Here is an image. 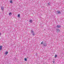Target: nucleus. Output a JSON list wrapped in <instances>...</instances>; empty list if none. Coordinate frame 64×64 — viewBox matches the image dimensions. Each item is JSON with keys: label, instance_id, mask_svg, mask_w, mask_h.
Returning a JSON list of instances; mask_svg holds the SVG:
<instances>
[{"label": "nucleus", "instance_id": "1", "mask_svg": "<svg viewBox=\"0 0 64 64\" xmlns=\"http://www.w3.org/2000/svg\"><path fill=\"white\" fill-rule=\"evenodd\" d=\"M43 46L44 47H46V46H47V44L46 43H44L43 44Z\"/></svg>", "mask_w": 64, "mask_h": 64}, {"label": "nucleus", "instance_id": "2", "mask_svg": "<svg viewBox=\"0 0 64 64\" xmlns=\"http://www.w3.org/2000/svg\"><path fill=\"white\" fill-rule=\"evenodd\" d=\"M31 32L32 33V34L33 36H34V35H35V34H34V33L33 31L32 30Z\"/></svg>", "mask_w": 64, "mask_h": 64}, {"label": "nucleus", "instance_id": "3", "mask_svg": "<svg viewBox=\"0 0 64 64\" xmlns=\"http://www.w3.org/2000/svg\"><path fill=\"white\" fill-rule=\"evenodd\" d=\"M56 31L57 33H58V32H59V31H60V30L58 29H57L56 30Z\"/></svg>", "mask_w": 64, "mask_h": 64}, {"label": "nucleus", "instance_id": "4", "mask_svg": "<svg viewBox=\"0 0 64 64\" xmlns=\"http://www.w3.org/2000/svg\"><path fill=\"white\" fill-rule=\"evenodd\" d=\"M61 12H60L58 11H57V14H61Z\"/></svg>", "mask_w": 64, "mask_h": 64}, {"label": "nucleus", "instance_id": "5", "mask_svg": "<svg viewBox=\"0 0 64 64\" xmlns=\"http://www.w3.org/2000/svg\"><path fill=\"white\" fill-rule=\"evenodd\" d=\"M14 60L15 61H16L17 60V59H16V57H15L14 58Z\"/></svg>", "mask_w": 64, "mask_h": 64}, {"label": "nucleus", "instance_id": "6", "mask_svg": "<svg viewBox=\"0 0 64 64\" xmlns=\"http://www.w3.org/2000/svg\"><path fill=\"white\" fill-rule=\"evenodd\" d=\"M2 46H0V50H2Z\"/></svg>", "mask_w": 64, "mask_h": 64}, {"label": "nucleus", "instance_id": "7", "mask_svg": "<svg viewBox=\"0 0 64 64\" xmlns=\"http://www.w3.org/2000/svg\"><path fill=\"white\" fill-rule=\"evenodd\" d=\"M2 10H4V7L3 6H2L1 7Z\"/></svg>", "mask_w": 64, "mask_h": 64}, {"label": "nucleus", "instance_id": "8", "mask_svg": "<svg viewBox=\"0 0 64 64\" xmlns=\"http://www.w3.org/2000/svg\"><path fill=\"white\" fill-rule=\"evenodd\" d=\"M57 28H60V27H61L59 25H58L57 26Z\"/></svg>", "mask_w": 64, "mask_h": 64}, {"label": "nucleus", "instance_id": "9", "mask_svg": "<svg viewBox=\"0 0 64 64\" xmlns=\"http://www.w3.org/2000/svg\"><path fill=\"white\" fill-rule=\"evenodd\" d=\"M29 22L31 23H32V20H30L29 21Z\"/></svg>", "mask_w": 64, "mask_h": 64}, {"label": "nucleus", "instance_id": "10", "mask_svg": "<svg viewBox=\"0 0 64 64\" xmlns=\"http://www.w3.org/2000/svg\"><path fill=\"white\" fill-rule=\"evenodd\" d=\"M10 3H13L12 2V0H10Z\"/></svg>", "mask_w": 64, "mask_h": 64}, {"label": "nucleus", "instance_id": "11", "mask_svg": "<svg viewBox=\"0 0 64 64\" xmlns=\"http://www.w3.org/2000/svg\"><path fill=\"white\" fill-rule=\"evenodd\" d=\"M8 54V52H5V54L6 55H7Z\"/></svg>", "mask_w": 64, "mask_h": 64}, {"label": "nucleus", "instance_id": "12", "mask_svg": "<svg viewBox=\"0 0 64 64\" xmlns=\"http://www.w3.org/2000/svg\"><path fill=\"white\" fill-rule=\"evenodd\" d=\"M50 4H51V3H50V2H49L48 3V5H50Z\"/></svg>", "mask_w": 64, "mask_h": 64}, {"label": "nucleus", "instance_id": "13", "mask_svg": "<svg viewBox=\"0 0 64 64\" xmlns=\"http://www.w3.org/2000/svg\"><path fill=\"white\" fill-rule=\"evenodd\" d=\"M57 57V55L56 54L55 56V58H56V57Z\"/></svg>", "mask_w": 64, "mask_h": 64}, {"label": "nucleus", "instance_id": "14", "mask_svg": "<svg viewBox=\"0 0 64 64\" xmlns=\"http://www.w3.org/2000/svg\"><path fill=\"white\" fill-rule=\"evenodd\" d=\"M24 60L25 61H27V58H24Z\"/></svg>", "mask_w": 64, "mask_h": 64}, {"label": "nucleus", "instance_id": "15", "mask_svg": "<svg viewBox=\"0 0 64 64\" xmlns=\"http://www.w3.org/2000/svg\"><path fill=\"white\" fill-rule=\"evenodd\" d=\"M43 41H42V42L41 43V44H43Z\"/></svg>", "mask_w": 64, "mask_h": 64}, {"label": "nucleus", "instance_id": "16", "mask_svg": "<svg viewBox=\"0 0 64 64\" xmlns=\"http://www.w3.org/2000/svg\"><path fill=\"white\" fill-rule=\"evenodd\" d=\"M11 12H10L9 14V15H11Z\"/></svg>", "mask_w": 64, "mask_h": 64}, {"label": "nucleus", "instance_id": "17", "mask_svg": "<svg viewBox=\"0 0 64 64\" xmlns=\"http://www.w3.org/2000/svg\"><path fill=\"white\" fill-rule=\"evenodd\" d=\"M18 16L19 17H20V14H18Z\"/></svg>", "mask_w": 64, "mask_h": 64}, {"label": "nucleus", "instance_id": "18", "mask_svg": "<svg viewBox=\"0 0 64 64\" xmlns=\"http://www.w3.org/2000/svg\"><path fill=\"white\" fill-rule=\"evenodd\" d=\"M53 63H54V62H55V61H53Z\"/></svg>", "mask_w": 64, "mask_h": 64}, {"label": "nucleus", "instance_id": "19", "mask_svg": "<svg viewBox=\"0 0 64 64\" xmlns=\"http://www.w3.org/2000/svg\"><path fill=\"white\" fill-rule=\"evenodd\" d=\"M0 34H1V33H0Z\"/></svg>", "mask_w": 64, "mask_h": 64}]
</instances>
